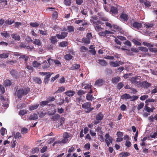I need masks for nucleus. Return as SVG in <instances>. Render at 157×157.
I'll list each match as a JSON object with an SVG mask.
<instances>
[{
    "instance_id": "obj_54",
    "label": "nucleus",
    "mask_w": 157,
    "mask_h": 157,
    "mask_svg": "<svg viewBox=\"0 0 157 157\" xmlns=\"http://www.w3.org/2000/svg\"><path fill=\"white\" fill-rule=\"evenodd\" d=\"M135 85L139 87H142V82L140 81H136L135 83Z\"/></svg>"
},
{
    "instance_id": "obj_55",
    "label": "nucleus",
    "mask_w": 157,
    "mask_h": 157,
    "mask_svg": "<svg viewBox=\"0 0 157 157\" xmlns=\"http://www.w3.org/2000/svg\"><path fill=\"white\" fill-rule=\"evenodd\" d=\"M143 44L145 46H147V47H153V44H152L151 43H147V42H143Z\"/></svg>"
},
{
    "instance_id": "obj_7",
    "label": "nucleus",
    "mask_w": 157,
    "mask_h": 157,
    "mask_svg": "<svg viewBox=\"0 0 157 157\" xmlns=\"http://www.w3.org/2000/svg\"><path fill=\"white\" fill-rule=\"evenodd\" d=\"M120 18L122 21H127L128 19V15L126 13H122L120 16Z\"/></svg>"
},
{
    "instance_id": "obj_28",
    "label": "nucleus",
    "mask_w": 157,
    "mask_h": 157,
    "mask_svg": "<svg viewBox=\"0 0 157 157\" xmlns=\"http://www.w3.org/2000/svg\"><path fill=\"white\" fill-rule=\"evenodd\" d=\"M59 45L60 47H64L67 46L68 45V43L67 41H63L59 43Z\"/></svg>"
},
{
    "instance_id": "obj_41",
    "label": "nucleus",
    "mask_w": 157,
    "mask_h": 157,
    "mask_svg": "<svg viewBox=\"0 0 157 157\" xmlns=\"http://www.w3.org/2000/svg\"><path fill=\"white\" fill-rule=\"evenodd\" d=\"M110 65L113 67H116L119 66V64L115 62L111 61L109 62Z\"/></svg>"
},
{
    "instance_id": "obj_4",
    "label": "nucleus",
    "mask_w": 157,
    "mask_h": 157,
    "mask_svg": "<svg viewBox=\"0 0 157 157\" xmlns=\"http://www.w3.org/2000/svg\"><path fill=\"white\" fill-rule=\"evenodd\" d=\"M105 142L106 144L108 147H109L110 143H112L113 142V138L112 137H110L109 133H107L105 136Z\"/></svg>"
},
{
    "instance_id": "obj_15",
    "label": "nucleus",
    "mask_w": 157,
    "mask_h": 157,
    "mask_svg": "<svg viewBox=\"0 0 157 157\" xmlns=\"http://www.w3.org/2000/svg\"><path fill=\"white\" fill-rule=\"evenodd\" d=\"M97 62L102 66H105L107 64V63L104 59H98L97 61Z\"/></svg>"
},
{
    "instance_id": "obj_21",
    "label": "nucleus",
    "mask_w": 157,
    "mask_h": 157,
    "mask_svg": "<svg viewBox=\"0 0 157 157\" xmlns=\"http://www.w3.org/2000/svg\"><path fill=\"white\" fill-rule=\"evenodd\" d=\"M75 101L76 102L77 104L79 105L80 104L81 102L83 101L82 97L81 96H78L76 98L75 100Z\"/></svg>"
},
{
    "instance_id": "obj_8",
    "label": "nucleus",
    "mask_w": 157,
    "mask_h": 157,
    "mask_svg": "<svg viewBox=\"0 0 157 157\" xmlns=\"http://www.w3.org/2000/svg\"><path fill=\"white\" fill-rule=\"evenodd\" d=\"M52 60V59H48L47 62L46 61L44 62L42 65V67L44 69L47 68L49 67L50 66V61Z\"/></svg>"
},
{
    "instance_id": "obj_14",
    "label": "nucleus",
    "mask_w": 157,
    "mask_h": 157,
    "mask_svg": "<svg viewBox=\"0 0 157 157\" xmlns=\"http://www.w3.org/2000/svg\"><path fill=\"white\" fill-rule=\"evenodd\" d=\"M94 48V46L93 45L90 46L89 48L90 50H89V52L94 55H95L96 53Z\"/></svg>"
},
{
    "instance_id": "obj_53",
    "label": "nucleus",
    "mask_w": 157,
    "mask_h": 157,
    "mask_svg": "<svg viewBox=\"0 0 157 157\" xmlns=\"http://www.w3.org/2000/svg\"><path fill=\"white\" fill-rule=\"evenodd\" d=\"M137 78V77H132L130 79V81L132 83L135 84L136 83L137 81L136 79Z\"/></svg>"
},
{
    "instance_id": "obj_10",
    "label": "nucleus",
    "mask_w": 157,
    "mask_h": 157,
    "mask_svg": "<svg viewBox=\"0 0 157 157\" xmlns=\"http://www.w3.org/2000/svg\"><path fill=\"white\" fill-rule=\"evenodd\" d=\"M142 87L144 89H147L151 86V84L147 81H144L142 82Z\"/></svg>"
},
{
    "instance_id": "obj_11",
    "label": "nucleus",
    "mask_w": 157,
    "mask_h": 157,
    "mask_svg": "<svg viewBox=\"0 0 157 157\" xmlns=\"http://www.w3.org/2000/svg\"><path fill=\"white\" fill-rule=\"evenodd\" d=\"M80 67V65L79 64H73L71 67H70L69 69L71 70H78Z\"/></svg>"
},
{
    "instance_id": "obj_45",
    "label": "nucleus",
    "mask_w": 157,
    "mask_h": 157,
    "mask_svg": "<svg viewBox=\"0 0 157 157\" xmlns=\"http://www.w3.org/2000/svg\"><path fill=\"white\" fill-rule=\"evenodd\" d=\"M86 93V91H84V90H79L77 93V94L79 96H81L85 94Z\"/></svg>"
},
{
    "instance_id": "obj_46",
    "label": "nucleus",
    "mask_w": 157,
    "mask_h": 157,
    "mask_svg": "<svg viewBox=\"0 0 157 157\" xmlns=\"http://www.w3.org/2000/svg\"><path fill=\"white\" fill-rule=\"evenodd\" d=\"M14 137L15 138V140L17 139V138H21L22 137V136L21 134L19 132H17L14 135Z\"/></svg>"
},
{
    "instance_id": "obj_34",
    "label": "nucleus",
    "mask_w": 157,
    "mask_h": 157,
    "mask_svg": "<svg viewBox=\"0 0 157 157\" xmlns=\"http://www.w3.org/2000/svg\"><path fill=\"white\" fill-rule=\"evenodd\" d=\"M65 90V88L63 86H61L59 87L58 90L55 92V93H61L64 91Z\"/></svg>"
},
{
    "instance_id": "obj_57",
    "label": "nucleus",
    "mask_w": 157,
    "mask_h": 157,
    "mask_svg": "<svg viewBox=\"0 0 157 157\" xmlns=\"http://www.w3.org/2000/svg\"><path fill=\"white\" fill-rule=\"evenodd\" d=\"M124 84L122 82L119 83L117 85V88L118 89L120 90L121 89L123 86Z\"/></svg>"
},
{
    "instance_id": "obj_58",
    "label": "nucleus",
    "mask_w": 157,
    "mask_h": 157,
    "mask_svg": "<svg viewBox=\"0 0 157 157\" xmlns=\"http://www.w3.org/2000/svg\"><path fill=\"white\" fill-rule=\"evenodd\" d=\"M48 148L47 146H44L40 150V152L41 153H43L45 152L47 150V149Z\"/></svg>"
},
{
    "instance_id": "obj_27",
    "label": "nucleus",
    "mask_w": 157,
    "mask_h": 157,
    "mask_svg": "<svg viewBox=\"0 0 157 157\" xmlns=\"http://www.w3.org/2000/svg\"><path fill=\"white\" fill-rule=\"evenodd\" d=\"M130 154L128 152H122L119 154L120 157H127L129 156Z\"/></svg>"
},
{
    "instance_id": "obj_59",
    "label": "nucleus",
    "mask_w": 157,
    "mask_h": 157,
    "mask_svg": "<svg viewBox=\"0 0 157 157\" xmlns=\"http://www.w3.org/2000/svg\"><path fill=\"white\" fill-rule=\"evenodd\" d=\"M144 103L141 102L140 103V104L139 105H138V107H137V109L138 110H140L142 108L144 105Z\"/></svg>"
},
{
    "instance_id": "obj_36",
    "label": "nucleus",
    "mask_w": 157,
    "mask_h": 157,
    "mask_svg": "<svg viewBox=\"0 0 157 157\" xmlns=\"http://www.w3.org/2000/svg\"><path fill=\"white\" fill-rule=\"evenodd\" d=\"M28 112V110L26 109H23L21 110L19 113V114L23 116L25 114H26Z\"/></svg>"
},
{
    "instance_id": "obj_48",
    "label": "nucleus",
    "mask_w": 157,
    "mask_h": 157,
    "mask_svg": "<svg viewBox=\"0 0 157 157\" xmlns=\"http://www.w3.org/2000/svg\"><path fill=\"white\" fill-rule=\"evenodd\" d=\"M48 101H42L40 102V106H44L48 105Z\"/></svg>"
},
{
    "instance_id": "obj_38",
    "label": "nucleus",
    "mask_w": 157,
    "mask_h": 157,
    "mask_svg": "<svg viewBox=\"0 0 157 157\" xmlns=\"http://www.w3.org/2000/svg\"><path fill=\"white\" fill-rule=\"evenodd\" d=\"M26 105H27L25 103L18 104L17 105V107L18 109H22L23 108H25Z\"/></svg>"
},
{
    "instance_id": "obj_33",
    "label": "nucleus",
    "mask_w": 157,
    "mask_h": 157,
    "mask_svg": "<svg viewBox=\"0 0 157 157\" xmlns=\"http://www.w3.org/2000/svg\"><path fill=\"white\" fill-rule=\"evenodd\" d=\"M14 22V21L11 19H7L5 22V24L8 25H11Z\"/></svg>"
},
{
    "instance_id": "obj_19",
    "label": "nucleus",
    "mask_w": 157,
    "mask_h": 157,
    "mask_svg": "<svg viewBox=\"0 0 157 157\" xmlns=\"http://www.w3.org/2000/svg\"><path fill=\"white\" fill-rule=\"evenodd\" d=\"M104 81L102 79H99L96 82L95 84L98 86H101L103 84Z\"/></svg>"
},
{
    "instance_id": "obj_12",
    "label": "nucleus",
    "mask_w": 157,
    "mask_h": 157,
    "mask_svg": "<svg viewBox=\"0 0 157 157\" xmlns=\"http://www.w3.org/2000/svg\"><path fill=\"white\" fill-rule=\"evenodd\" d=\"M132 26L134 28L139 29L141 28L142 26V25L140 23H139L137 21H135L133 23Z\"/></svg>"
},
{
    "instance_id": "obj_49",
    "label": "nucleus",
    "mask_w": 157,
    "mask_h": 157,
    "mask_svg": "<svg viewBox=\"0 0 157 157\" xmlns=\"http://www.w3.org/2000/svg\"><path fill=\"white\" fill-rule=\"evenodd\" d=\"M64 3L66 5L70 6L71 5V0H64Z\"/></svg>"
},
{
    "instance_id": "obj_60",
    "label": "nucleus",
    "mask_w": 157,
    "mask_h": 157,
    "mask_svg": "<svg viewBox=\"0 0 157 157\" xmlns=\"http://www.w3.org/2000/svg\"><path fill=\"white\" fill-rule=\"evenodd\" d=\"M55 100V98L54 97H49L48 98V103L51 101H54Z\"/></svg>"
},
{
    "instance_id": "obj_39",
    "label": "nucleus",
    "mask_w": 157,
    "mask_h": 157,
    "mask_svg": "<svg viewBox=\"0 0 157 157\" xmlns=\"http://www.w3.org/2000/svg\"><path fill=\"white\" fill-rule=\"evenodd\" d=\"M94 24L95 25L94 27L96 30L99 31L101 29H102L101 28V25H99L98 23Z\"/></svg>"
},
{
    "instance_id": "obj_25",
    "label": "nucleus",
    "mask_w": 157,
    "mask_h": 157,
    "mask_svg": "<svg viewBox=\"0 0 157 157\" xmlns=\"http://www.w3.org/2000/svg\"><path fill=\"white\" fill-rule=\"evenodd\" d=\"M73 56L70 53L67 54L64 56V58L67 60H69L72 59Z\"/></svg>"
},
{
    "instance_id": "obj_56",
    "label": "nucleus",
    "mask_w": 157,
    "mask_h": 157,
    "mask_svg": "<svg viewBox=\"0 0 157 157\" xmlns=\"http://www.w3.org/2000/svg\"><path fill=\"white\" fill-rule=\"evenodd\" d=\"M155 100L153 99H147L145 101V102L146 104H148V105L149 104V102H154L155 101Z\"/></svg>"
},
{
    "instance_id": "obj_16",
    "label": "nucleus",
    "mask_w": 157,
    "mask_h": 157,
    "mask_svg": "<svg viewBox=\"0 0 157 157\" xmlns=\"http://www.w3.org/2000/svg\"><path fill=\"white\" fill-rule=\"evenodd\" d=\"M33 81L36 83L40 84L42 83V81L41 78L38 77H34L33 78Z\"/></svg>"
},
{
    "instance_id": "obj_3",
    "label": "nucleus",
    "mask_w": 157,
    "mask_h": 157,
    "mask_svg": "<svg viewBox=\"0 0 157 157\" xmlns=\"http://www.w3.org/2000/svg\"><path fill=\"white\" fill-rule=\"evenodd\" d=\"M63 139L61 140L63 144L66 143L68 141V139L71 137V134L69 133L65 132L63 134Z\"/></svg>"
},
{
    "instance_id": "obj_17",
    "label": "nucleus",
    "mask_w": 157,
    "mask_h": 157,
    "mask_svg": "<svg viewBox=\"0 0 157 157\" xmlns=\"http://www.w3.org/2000/svg\"><path fill=\"white\" fill-rule=\"evenodd\" d=\"M131 98L132 97L129 94L126 93L123 94L121 97V99H122L127 100Z\"/></svg>"
},
{
    "instance_id": "obj_9",
    "label": "nucleus",
    "mask_w": 157,
    "mask_h": 157,
    "mask_svg": "<svg viewBox=\"0 0 157 157\" xmlns=\"http://www.w3.org/2000/svg\"><path fill=\"white\" fill-rule=\"evenodd\" d=\"M75 93V92L72 90H68L64 93V94L69 97H73Z\"/></svg>"
},
{
    "instance_id": "obj_47",
    "label": "nucleus",
    "mask_w": 157,
    "mask_h": 157,
    "mask_svg": "<svg viewBox=\"0 0 157 157\" xmlns=\"http://www.w3.org/2000/svg\"><path fill=\"white\" fill-rule=\"evenodd\" d=\"M39 150L38 147H34L32 149V153L34 154L38 152Z\"/></svg>"
},
{
    "instance_id": "obj_40",
    "label": "nucleus",
    "mask_w": 157,
    "mask_h": 157,
    "mask_svg": "<svg viewBox=\"0 0 157 157\" xmlns=\"http://www.w3.org/2000/svg\"><path fill=\"white\" fill-rule=\"evenodd\" d=\"M67 29L69 33L73 32L74 31V27L71 26H67Z\"/></svg>"
},
{
    "instance_id": "obj_22",
    "label": "nucleus",
    "mask_w": 157,
    "mask_h": 157,
    "mask_svg": "<svg viewBox=\"0 0 157 157\" xmlns=\"http://www.w3.org/2000/svg\"><path fill=\"white\" fill-rule=\"evenodd\" d=\"M104 116L101 112L99 113L96 117V119L101 121L102 120Z\"/></svg>"
},
{
    "instance_id": "obj_51",
    "label": "nucleus",
    "mask_w": 157,
    "mask_h": 157,
    "mask_svg": "<svg viewBox=\"0 0 157 157\" xmlns=\"http://www.w3.org/2000/svg\"><path fill=\"white\" fill-rule=\"evenodd\" d=\"M144 4L145 6L147 7H149L151 5V2L147 0H146V1L144 2Z\"/></svg>"
},
{
    "instance_id": "obj_50",
    "label": "nucleus",
    "mask_w": 157,
    "mask_h": 157,
    "mask_svg": "<svg viewBox=\"0 0 157 157\" xmlns=\"http://www.w3.org/2000/svg\"><path fill=\"white\" fill-rule=\"evenodd\" d=\"M58 16V13L56 11L54 12L52 14V17L53 19L56 20Z\"/></svg>"
},
{
    "instance_id": "obj_43",
    "label": "nucleus",
    "mask_w": 157,
    "mask_h": 157,
    "mask_svg": "<svg viewBox=\"0 0 157 157\" xmlns=\"http://www.w3.org/2000/svg\"><path fill=\"white\" fill-rule=\"evenodd\" d=\"M28 130L26 128H23L21 129V132L22 134H24L28 132Z\"/></svg>"
},
{
    "instance_id": "obj_63",
    "label": "nucleus",
    "mask_w": 157,
    "mask_h": 157,
    "mask_svg": "<svg viewBox=\"0 0 157 157\" xmlns=\"http://www.w3.org/2000/svg\"><path fill=\"white\" fill-rule=\"evenodd\" d=\"M148 96L147 95H144L143 96H142L140 98V99L141 100H144L147 98H148Z\"/></svg>"
},
{
    "instance_id": "obj_52",
    "label": "nucleus",
    "mask_w": 157,
    "mask_h": 157,
    "mask_svg": "<svg viewBox=\"0 0 157 157\" xmlns=\"http://www.w3.org/2000/svg\"><path fill=\"white\" fill-rule=\"evenodd\" d=\"M33 65L34 67H38L40 65V64L35 61L33 62Z\"/></svg>"
},
{
    "instance_id": "obj_26",
    "label": "nucleus",
    "mask_w": 157,
    "mask_h": 157,
    "mask_svg": "<svg viewBox=\"0 0 157 157\" xmlns=\"http://www.w3.org/2000/svg\"><path fill=\"white\" fill-rule=\"evenodd\" d=\"M120 78L119 77H114L112 79V82L113 83H117L119 81Z\"/></svg>"
},
{
    "instance_id": "obj_23",
    "label": "nucleus",
    "mask_w": 157,
    "mask_h": 157,
    "mask_svg": "<svg viewBox=\"0 0 157 157\" xmlns=\"http://www.w3.org/2000/svg\"><path fill=\"white\" fill-rule=\"evenodd\" d=\"M39 105V104H37L36 105H30L29 107V109L30 110L33 111L34 110L36 109Z\"/></svg>"
},
{
    "instance_id": "obj_29",
    "label": "nucleus",
    "mask_w": 157,
    "mask_h": 157,
    "mask_svg": "<svg viewBox=\"0 0 157 157\" xmlns=\"http://www.w3.org/2000/svg\"><path fill=\"white\" fill-rule=\"evenodd\" d=\"M86 99L88 101H92L93 99H94V97L91 94L88 93L86 96Z\"/></svg>"
},
{
    "instance_id": "obj_20",
    "label": "nucleus",
    "mask_w": 157,
    "mask_h": 157,
    "mask_svg": "<svg viewBox=\"0 0 157 157\" xmlns=\"http://www.w3.org/2000/svg\"><path fill=\"white\" fill-rule=\"evenodd\" d=\"M148 120L151 122H153L154 119L157 121V114H155L153 117V115H151L148 118Z\"/></svg>"
},
{
    "instance_id": "obj_35",
    "label": "nucleus",
    "mask_w": 157,
    "mask_h": 157,
    "mask_svg": "<svg viewBox=\"0 0 157 157\" xmlns=\"http://www.w3.org/2000/svg\"><path fill=\"white\" fill-rule=\"evenodd\" d=\"M50 40L52 44H55L57 42V40L56 36H52Z\"/></svg>"
},
{
    "instance_id": "obj_2",
    "label": "nucleus",
    "mask_w": 157,
    "mask_h": 157,
    "mask_svg": "<svg viewBox=\"0 0 157 157\" xmlns=\"http://www.w3.org/2000/svg\"><path fill=\"white\" fill-rule=\"evenodd\" d=\"M91 103L90 102H87L82 105V108L84 109L86 113H89L93 109V107H91Z\"/></svg>"
},
{
    "instance_id": "obj_31",
    "label": "nucleus",
    "mask_w": 157,
    "mask_h": 157,
    "mask_svg": "<svg viewBox=\"0 0 157 157\" xmlns=\"http://www.w3.org/2000/svg\"><path fill=\"white\" fill-rule=\"evenodd\" d=\"M1 34L2 36H4L5 38L9 37L10 36L9 33L7 31L5 32L4 33H1Z\"/></svg>"
},
{
    "instance_id": "obj_32",
    "label": "nucleus",
    "mask_w": 157,
    "mask_h": 157,
    "mask_svg": "<svg viewBox=\"0 0 157 157\" xmlns=\"http://www.w3.org/2000/svg\"><path fill=\"white\" fill-rule=\"evenodd\" d=\"M56 112V109H54L52 111H48V114L49 116H53L55 115Z\"/></svg>"
},
{
    "instance_id": "obj_62",
    "label": "nucleus",
    "mask_w": 157,
    "mask_h": 157,
    "mask_svg": "<svg viewBox=\"0 0 157 157\" xmlns=\"http://www.w3.org/2000/svg\"><path fill=\"white\" fill-rule=\"evenodd\" d=\"M8 55L6 54L3 53L0 55V58H7Z\"/></svg>"
},
{
    "instance_id": "obj_44",
    "label": "nucleus",
    "mask_w": 157,
    "mask_h": 157,
    "mask_svg": "<svg viewBox=\"0 0 157 157\" xmlns=\"http://www.w3.org/2000/svg\"><path fill=\"white\" fill-rule=\"evenodd\" d=\"M10 74L13 77L16 78L17 76V72L16 70H12L10 71Z\"/></svg>"
},
{
    "instance_id": "obj_61",
    "label": "nucleus",
    "mask_w": 157,
    "mask_h": 157,
    "mask_svg": "<svg viewBox=\"0 0 157 157\" xmlns=\"http://www.w3.org/2000/svg\"><path fill=\"white\" fill-rule=\"evenodd\" d=\"M59 74H57L56 75L53 77H52L51 78V81H54L57 78H58L59 77Z\"/></svg>"
},
{
    "instance_id": "obj_6",
    "label": "nucleus",
    "mask_w": 157,
    "mask_h": 157,
    "mask_svg": "<svg viewBox=\"0 0 157 157\" xmlns=\"http://www.w3.org/2000/svg\"><path fill=\"white\" fill-rule=\"evenodd\" d=\"M68 33L65 32H62L61 34H57L56 36L58 39H64L67 36Z\"/></svg>"
},
{
    "instance_id": "obj_13",
    "label": "nucleus",
    "mask_w": 157,
    "mask_h": 157,
    "mask_svg": "<svg viewBox=\"0 0 157 157\" xmlns=\"http://www.w3.org/2000/svg\"><path fill=\"white\" fill-rule=\"evenodd\" d=\"M11 36L15 40L19 41L21 39L20 36L16 33L12 34Z\"/></svg>"
},
{
    "instance_id": "obj_64",
    "label": "nucleus",
    "mask_w": 157,
    "mask_h": 157,
    "mask_svg": "<svg viewBox=\"0 0 157 157\" xmlns=\"http://www.w3.org/2000/svg\"><path fill=\"white\" fill-rule=\"evenodd\" d=\"M151 72L152 74L157 75V69L155 70L151 69Z\"/></svg>"
},
{
    "instance_id": "obj_30",
    "label": "nucleus",
    "mask_w": 157,
    "mask_h": 157,
    "mask_svg": "<svg viewBox=\"0 0 157 157\" xmlns=\"http://www.w3.org/2000/svg\"><path fill=\"white\" fill-rule=\"evenodd\" d=\"M4 85L6 86H10L11 84L12 83L11 82V81L9 79H6L5 80L4 82Z\"/></svg>"
},
{
    "instance_id": "obj_24",
    "label": "nucleus",
    "mask_w": 157,
    "mask_h": 157,
    "mask_svg": "<svg viewBox=\"0 0 157 157\" xmlns=\"http://www.w3.org/2000/svg\"><path fill=\"white\" fill-rule=\"evenodd\" d=\"M38 118L37 115L36 114L34 113L33 115H30L29 118V120H36Z\"/></svg>"
},
{
    "instance_id": "obj_1",
    "label": "nucleus",
    "mask_w": 157,
    "mask_h": 157,
    "mask_svg": "<svg viewBox=\"0 0 157 157\" xmlns=\"http://www.w3.org/2000/svg\"><path fill=\"white\" fill-rule=\"evenodd\" d=\"M30 88L27 86L23 87L16 91V94L19 99L22 98L23 96L27 95L30 92Z\"/></svg>"
},
{
    "instance_id": "obj_42",
    "label": "nucleus",
    "mask_w": 157,
    "mask_h": 157,
    "mask_svg": "<svg viewBox=\"0 0 157 157\" xmlns=\"http://www.w3.org/2000/svg\"><path fill=\"white\" fill-rule=\"evenodd\" d=\"M148 104H146L145 106L144 109L148 113H150V112H151V108H150L148 106Z\"/></svg>"
},
{
    "instance_id": "obj_37",
    "label": "nucleus",
    "mask_w": 157,
    "mask_h": 157,
    "mask_svg": "<svg viewBox=\"0 0 157 157\" xmlns=\"http://www.w3.org/2000/svg\"><path fill=\"white\" fill-rule=\"evenodd\" d=\"M33 42L34 44L38 46H40L41 45L40 41L39 39H35Z\"/></svg>"
},
{
    "instance_id": "obj_5",
    "label": "nucleus",
    "mask_w": 157,
    "mask_h": 157,
    "mask_svg": "<svg viewBox=\"0 0 157 157\" xmlns=\"http://www.w3.org/2000/svg\"><path fill=\"white\" fill-rule=\"evenodd\" d=\"M119 6L118 5H117L116 7L114 6H112L111 7L110 13H111L116 14L118 13V8Z\"/></svg>"
},
{
    "instance_id": "obj_18",
    "label": "nucleus",
    "mask_w": 157,
    "mask_h": 157,
    "mask_svg": "<svg viewBox=\"0 0 157 157\" xmlns=\"http://www.w3.org/2000/svg\"><path fill=\"white\" fill-rule=\"evenodd\" d=\"M60 117V115L58 114H56L52 116L51 119L53 121H56Z\"/></svg>"
}]
</instances>
